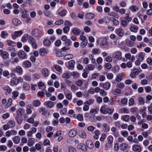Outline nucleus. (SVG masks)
<instances>
[{"mask_svg": "<svg viewBox=\"0 0 152 152\" xmlns=\"http://www.w3.org/2000/svg\"><path fill=\"white\" fill-rule=\"evenodd\" d=\"M100 45L102 46H104L107 44V40L106 38L103 37L99 39Z\"/></svg>", "mask_w": 152, "mask_h": 152, "instance_id": "f3484780", "label": "nucleus"}, {"mask_svg": "<svg viewBox=\"0 0 152 152\" xmlns=\"http://www.w3.org/2000/svg\"><path fill=\"white\" fill-rule=\"evenodd\" d=\"M110 83L108 82H107L104 84L103 88L104 89L107 90L110 88Z\"/></svg>", "mask_w": 152, "mask_h": 152, "instance_id": "ea45409f", "label": "nucleus"}, {"mask_svg": "<svg viewBox=\"0 0 152 152\" xmlns=\"http://www.w3.org/2000/svg\"><path fill=\"white\" fill-rule=\"evenodd\" d=\"M39 111L40 113H41L43 115H45L47 113V110L44 107L40 108Z\"/></svg>", "mask_w": 152, "mask_h": 152, "instance_id": "8fccbe9b", "label": "nucleus"}, {"mask_svg": "<svg viewBox=\"0 0 152 152\" xmlns=\"http://www.w3.org/2000/svg\"><path fill=\"white\" fill-rule=\"evenodd\" d=\"M77 130L75 129H73L71 130L69 133V135L71 137H74L77 134Z\"/></svg>", "mask_w": 152, "mask_h": 152, "instance_id": "ddd939ff", "label": "nucleus"}, {"mask_svg": "<svg viewBox=\"0 0 152 152\" xmlns=\"http://www.w3.org/2000/svg\"><path fill=\"white\" fill-rule=\"evenodd\" d=\"M23 114V110L21 108L18 109L17 111V116H21Z\"/></svg>", "mask_w": 152, "mask_h": 152, "instance_id": "a19ab883", "label": "nucleus"}, {"mask_svg": "<svg viewBox=\"0 0 152 152\" xmlns=\"http://www.w3.org/2000/svg\"><path fill=\"white\" fill-rule=\"evenodd\" d=\"M125 57L126 59L130 60L132 62H133L135 60L134 56L133 55L131 56V54L129 53L126 54Z\"/></svg>", "mask_w": 152, "mask_h": 152, "instance_id": "f8f14e48", "label": "nucleus"}, {"mask_svg": "<svg viewBox=\"0 0 152 152\" xmlns=\"http://www.w3.org/2000/svg\"><path fill=\"white\" fill-rule=\"evenodd\" d=\"M12 97L13 99H16L17 97L19 95V93L17 91H14L12 92Z\"/></svg>", "mask_w": 152, "mask_h": 152, "instance_id": "72a5a7b5", "label": "nucleus"}, {"mask_svg": "<svg viewBox=\"0 0 152 152\" xmlns=\"http://www.w3.org/2000/svg\"><path fill=\"white\" fill-rule=\"evenodd\" d=\"M41 31L35 28L31 32V35L35 37H39L41 36Z\"/></svg>", "mask_w": 152, "mask_h": 152, "instance_id": "20e7f679", "label": "nucleus"}, {"mask_svg": "<svg viewBox=\"0 0 152 152\" xmlns=\"http://www.w3.org/2000/svg\"><path fill=\"white\" fill-rule=\"evenodd\" d=\"M129 29L131 31L136 33L138 30V28L137 26L132 25L130 27Z\"/></svg>", "mask_w": 152, "mask_h": 152, "instance_id": "a211bd4d", "label": "nucleus"}, {"mask_svg": "<svg viewBox=\"0 0 152 152\" xmlns=\"http://www.w3.org/2000/svg\"><path fill=\"white\" fill-rule=\"evenodd\" d=\"M20 116H16L15 117V119L18 124H21L22 122V118L20 117Z\"/></svg>", "mask_w": 152, "mask_h": 152, "instance_id": "13d9d810", "label": "nucleus"}, {"mask_svg": "<svg viewBox=\"0 0 152 152\" xmlns=\"http://www.w3.org/2000/svg\"><path fill=\"white\" fill-rule=\"evenodd\" d=\"M73 56L71 54H69L65 55L64 57V59L66 60H69L73 58Z\"/></svg>", "mask_w": 152, "mask_h": 152, "instance_id": "49530a36", "label": "nucleus"}, {"mask_svg": "<svg viewBox=\"0 0 152 152\" xmlns=\"http://www.w3.org/2000/svg\"><path fill=\"white\" fill-rule=\"evenodd\" d=\"M120 147L121 150L124 151L128 148V145L126 143H123L121 144Z\"/></svg>", "mask_w": 152, "mask_h": 152, "instance_id": "bb28decb", "label": "nucleus"}, {"mask_svg": "<svg viewBox=\"0 0 152 152\" xmlns=\"http://www.w3.org/2000/svg\"><path fill=\"white\" fill-rule=\"evenodd\" d=\"M43 43L46 46H49L50 45V41L47 39H45L43 41Z\"/></svg>", "mask_w": 152, "mask_h": 152, "instance_id": "0e129e2a", "label": "nucleus"}, {"mask_svg": "<svg viewBox=\"0 0 152 152\" xmlns=\"http://www.w3.org/2000/svg\"><path fill=\"white\" fill-rule=\"evenodd\" d=\"M126 44L127 46L129 47H132L134 46V42L130 40H129L126 42Z\"/></svg>", "mask_w": 152, "mask_h": 152, "instance_id": "052dcab7", "label": "nucleus"}, {"mask_svg": "<svg viewBox=\"0 0 152 152\" xmlns=\"http://www.w3.org/2000/svg\"><path fill=\"white\" fill-rule=\"evenodd\" d=\"M112 57L113 58H116L118 60H121L122 58V53L119 51H115L113 56Z\"/></svg>", "mask_w": 152, "mask_h": 152, "instance_id": "f03ea898", "label": "nucleus"}, {"mask_svg": "<svg viewBox=\"0 0 152 152\" xmlns=\"http://www.w3.org/2000/svg\"><path fill=\"white\" fill-rule=\"evenodd\" d=\"M83 84V81L81 80H78L75 82V84L79 87H81Z\"/></svg>", "mask_w": 152, "mask_h": 152, "instance_id": "3c124183", "label": "nucleus"}, {"mask_svg": "<svg viewBox=\"0 0 152 152\" xmlns=\"http://www.w3.org/2000/svg\"><path fill=\"white\" fill-rule=\"evenodd\" d=\"M79 134L80 137L83 138H85L87 136L86 132L82 130L79 131Z\"/></svg>", "mask_w": 152, "mask_h": 152, "instance_id": "aec40b11", "label": "nucleus"}, {"mask_svg": "<svg viewBox=\"0 0 152 152\" xmlns=\"http://www.w3.org/2000/svg\"><path fill=\"white\" fill-rule=\"evenodd\" d=\"M77 148L79 149H81L84 151H87V149L86 145L83 143H81L78 144L77 145Z\"/></svg>", "mask_w": 152, "mask_h": 152, "instance_id": "9b49d317", "label": "nucleus"}, {"mask_svg": "<svg viewBox=\"0 0 152 152\" xmlns=\"http://www.w3.org/2000/svg\"><path fill=\"white\" fill-rule=\"evenodd\" d=\"M18 56L20 59H22L27 58L26 54L23 51H20L18 53Z\"/></svg>", "mask_w": 152, "mask_h": 152, "instance_id": "7ed1b4c3", "label": "nucleus"}, {"mask_svg": "<svg viewBox=\"0 0 152 152\" xmlns=\"http://www.w3.org/2000/svg\"><path fill=\"white\" fill-rule=\"evenodd\" d=\"M115 33L119 37H122L124 35V32L123 29L122 28L120 27L116 29Z\"/></svg>", "mask_w": 152, "mask_h": 152, "instance_id": "423d86ee", "label": "nucleus"}, {"mask_svg": "<svg viewBox=\"0 0 152 152\" xmlns=\"http://www.w3.org/2000/svg\"><path fill=\"white\" fill-rule=\"evenodd\" d=\"M23 34V32L21 30L15 31L14 32V34H12V38L13 39H15L16 38L20 36Z\"/></svg>", "mask_w": 152, "mask_h": 152, "instance_id": "39448f33", "label": "nucleus"}, {"mask_svg": "<svg viewBox=\"0 0 152 152\" xmlns=\"http://www.w3.org/2000/svg\"><path fill=\"white\" fill-rule=\"evenodd\" d=\"M121 113H129V110L126 107H123L121 109L119 110Z\"/></svg>", "mask_w": 152, "mask_h": 152, "instance_id": "79ce46f5", "label": "nucleus"}, {"mask_svg": "<svg viewBox=\"0 0 152 152\" xmlns=\"http://www.w3.org/2000/svg\"><path fill=\"white\" fill-rule=\"evenodd\" d=\"M62 77L65 79V80H68L70 77V75L68 73H64L62 75Z\"/></svg>", "mask_w": 152, "mask_h": 152, "instance_id": "de8ad7c7", "label": "nucleus"}, {"mask_svg": "<svg viewBox=\"0 0 152 152\" xmlns=\"http://www.w3.org/2000/svg\"><path fill=\"white\" fill-rule=\"evenodd\" d=\"M108 142L106 144V146L108 147V146L111 145V144L113 143V138L112 136H109L108 137Z\"/></svg>", "mask_w": 152, "mask_h": 152, "instance_id": "5701e85b", "label": "nucleus"}, {"mask_svg": "<svg viewBox=\"0 0 152 152\" xmlns=\"http://www.w3.org/2000/svg\"><path fill=\"white\" fill-rule=\"evenodd\" d=\"M44 104L46 105L47 107L50 108H51L54 106V103L50 101H46L44 103Z\"/></svg>", "mask_w": 152, "mask_h": 152, "instance_id": "412c9836", "label": "nucleus"}, {"mask_svg": "<svg viewBox=\"0 0 152 152\" xmlns=\"http://www.w3.org/2000/svg\"><path fill=\"white\" fill-rule=\"evenodd\" d=\"M116 86L117 87L122 89L124 87L125 85L123 83H117Z\"/></svg>", "mask_w": 152, "mask_h": 152, "instance_id": "6e6d98bb", "label": "nucleus"}, {"mask_svg": "<svg viewBox=\"0 0 152 152\" xmlns=\"http://www.w3.org/2000/svg\"><path fill=\"white\" fill-rule=\"evenodd\" d=\"M35 142V140L34 138H31L28 140V145L31 147L32 146Z\"/></svg>", "mask_w": 152, "mask_h": 152, "instance_id": "c85d7f7f", "label": "nucleus"}, {"mask_svg": "<svg viewBox=\"0 0 152 152\" xmlns=\"http://www.w3.org/2000/svg\"><path fill=\"white\" fill-rule=\"evenodd\" d=\"M6 42L7 45L9 46L13 47L16 45V43L13 42L12 41L7 40H6Z\"/></svg>", "mask_w": 152, "mask_h": 152, "instance_id": "4c0bfd02", "label": "nucleus"}, {"mask_svg": "<svg viewBox=\"0 0 152 152\" xmlns=\"http://www.w3.org/2000/svg\"><path fill=\"white\" fill-rule=\"evenodd\" d=\"M86 144L88 148L90 149H92L94 148V145L92 142L91 140H88L86 141Z\"/></svg>", "mask_w": 152, "mask_h": 152, "instance_id": "6ab92c4d", "label": "nucleus"}, {"mask_svg": "<svg viewBox=\"0 0 152 152\" xmlns=\"http://www.w3.org/2000/svg\"><path fill=\"white\" fill-rule=\"evenodd\" d=\"M102 128L104 132H109L110 130L109 126L106 123L102 124Z\"/></svg>", "mask_w": 152, "mask_h": 152, "instance_id": "9d476101", "label": "nucleus"}, {"mask_svg": "<svg viewBox=\"0 0 152 152\" xmlns=\"http://www.w3.org/2000/svg\"><path fill=\"white\" fill-rule=\"evenodd\" d=\"M7 124L11 128H13L15 125V122L12 120L9 121L7 123Z\"/></svg>", "mask_w": 152, "mask_h": 152, "instance_id": "58836bf2", "label": "nucleus"}, {"mask_svg": "<svg viewBox=\"0 0 152 152\" xmlns=\"http://www.w3.org/2000/svg\"><path fill=\"white\" fill-rule=\"evenodd\" d=\"M3 89L4 91H6V93H7L8 94L10 93L12 91L11 89L9 86L4 87Z\"/></svg>", "mask_w": 152, "mask_h": 152, "instance_id": "864d4df0", "label": "nucleus"}, {"mask_svg": "<svg viewBox=\"0 0 152 152\" xmlns=\"http://www.w3.org/2000/svg\"><path fill=\"white\" fill-rule=\"evenodd\" d=\"M29 36L28 34H24L21 38V41L22 42H26L28 38V39Z\"/></svg>", "mask_w": 152, "mask_h": 152, "instance_id": "cd10ccee", "label": "nucleus"}, {"mask_svg": "<svg viewBox=\"0 0 152 152\" xmlns=\"http://www.w3.org/2000/svg\"><path fill=\"white\" fill-rule=\"evenodd\" d=\"M18 83V81L17 80V79L15 78H12L11 80L10 84L11 86L13 85H17Z\"/></svg>", "mask_w": 152, "mask_h": 152, "instance_id": "c756f323", "label": "nucleus"}, {"mask_svg": "<svg viewBox=\"0 0 152 152\" xmlns=\"http://www.w3.org/2000/svg\"><path fill=\"white\" fill-rule=\"evenodd\" d=\"M67 13V11L65 10H63L61 12L58 13V14L61 16L63 17L65 16Z\"/></svg>", "mask_w": 152, "mask_h": 152, "instance_id": "e2e57ef3", "label": "nucleus"}, {"mask_svg": "<svg viewBox=\"0 0 152 152\" xmlns=\"http://www.w3.org/2000/svg\"><path fill=\"white\" fill-rule=\"evenodd\" d=\"M23 64L25 67L26 68L29 67L31 66V63L29 61H24Z\"/></svg>", "mask_w": 152, "mask_h": 152, "instance_id": "09e8293b", "label": "nucleus"}, {"mask_svg": "<svg viewBox=\"0 0 152 152\" xmlns=\"http://www.w3.org/2000/svg\"><path fill=\"white\" fill-rule=\"evenodd\" d=\"M139 70L137 69H134L130 74V76L132 78H134L136 77V75L138 74Z\"/></svg>", "mask_w": 152, "mask_h": 152, "instance_id": "6e6552de", "label": "nucleus"}, {"mask_svg": "<svg viewBox=\"0 0 152 152\" xmlns=\"http://www.w3.org/2000/svg\"><path fill=\"white\" fill-rule=\"evenodd\" d=\"M47 52L45 49H41L40 50L39 54L42 56H44L46 55Z\"/></svg>", "mask_w": 152, "mask_h": 152, "instance_id": "c03bdc74", "label": "nucleus"}, {"mask_svg": "<svg viewBox=\"0 0 152 152\" xmlns=\"http://www.w3.org/2000/svg\"><path fill=\"white\" fill-rule=\"evenodd\" d=\"M108 15L110 16H112L116 18H118V14L114 12H111L108 13Z\"/></svg>", "mask_w": 152, "mask_h": 152, "instance_id": "bf43d9fd", "label": "nucleus"}, {"mask_svg": "<svg viewBox=\"0 0 152 152\" xmlns=\"http://www.w3.org/2000/svg\"><path fill=\"white\" fill-rule=\"evenodd\" d=\"M0 55L4 59H7L9 57V54L7 51H4L3 50H0Z\"/></svg>", "mask_w": 152, "mask_h": 152, "instance_id": "0eeeda50", "label": "nucleus"}, {"mask_svg": "<svg viewBox=\"0 0 152 152\" xmlns=\"http://www.w3.org/2000/svg\"><path fill=\"white\" fill-rule=\"evenodd\" d=\"M68 64L69 66V69H72V68L74 67L75 64V61L73 60H71L69 62Z\"/></svg>", "mask_w": 152, "mask_h": 152, "instance_id": "473e14b6", "label": "nucleus"}, {"mask_svg": "<svg viewBox=\"0 0 152 152\" xmlns=\"http://www.w3.org/2000/svg\"><path fill=\"white\" fill-rule=\"evenodd\" d=\"M28 41L33 48L36 49L37 46L35 39L31 36H30L28 39Z\"/></svg>", "mask_w": 152, "mask_h": 152, "instance_id": "f257e3e1", "label": "nucleus"}, {"mask_svg": "<svg viewBox=\"0 0 152 152\" xmlns=\"http://www.w3.org/2000/svg\"><path fill=\"white\" fill-rule=\"evenodd\" d=\"M99 93L100 95L102 96H104L107 95V92H105V91L103 89H100L99 91Z\"/></svg>", "mask_w": 152, "mask_h": 152, "instance_id": "69168bd1", "label": "nucleus"}, {"mask_svg": "<svg viewBox=\"0 0 152 152\" xmlns=\"http://www.w3.org/2000/svg\"><path fill=\"white\" fill-rule=\"evenodd\" d=\"M129 9L132 12L137 11L139 10L138 7L134 5L130 7Z\"/></svg>", "mask_w": 152, "mask_h": 152, "instance_id": "c9c22d12", "label": "nucleus"}, {"mask_svg": "<svg viewBox=\"0 0 152 152\" xmlns=\"http://www.w3.org/2000/svg\"><path fill=\"white\" fill-rule=\"evenodd\" d=\"M16 70L17 72L20 74H22L23 72V69L22 68L19 66H18L16 68Z\"/></svg>", "mask_w": 152, "mask_h": 152, "instance_id": "603ef678", "label": "nucleus"}, {"mask_svg": "<svg viewBox=\"0 0 152 152\" xmlns=\"http://www.w3.org/2000/svg\"><path fill=\"white\" fill-rule=\"evenodd\" d=\"M72 32L74 35H78L80 34V31L78 28H75L73 29Z\"/></svg>", "mask_w": 152, "mask_h": 152, "instance_id": "4be33fe9", "label": "nucleus"}, {"mask_svg": "<svg viewBox=\"0 0 152 152\" xmlns=\"http://www.w3.org/2000/svg\"><path fill=\"white\" fill-rule=\"evenodd\" d=\"M49 71L46 68H43L42 71V74L44 77H48L49 75Z\"/></svg>", "mask_w": 152, "mask_h": 152, "instance_id": "4468645a", "label": "nucleus"}, {"mask_svg": "<svg viewBox=\"0 0 152 152\" xmlns=\"http://www.w3.org/2000/svg\"><path fill=\"white\" fill-rule=\"evenodd\" d=\"M123 79L122 74L120 73L116 77L115 81L117 82L121 81Z\"/></svg>", "mask_w": 152, "mask_h": 152, "instance_id": "f704fd0d", "label": "nucleus"}, {"mask_svg": "<svg viewBox=\"0 0 152 152\" xmlns=\"http://www.w3.org/2000/svg\"><path fill=\"white\" fill-rule=\"evenodd\" d=\"M17 134V132L14 130L8 131L6 132L5 134L6 136L9 137L11 135H15Z\"/></svg>", "mask_w": 152, "mask_h": 152, "instance_id": "2eb2a0df", "label": "nucleus"}, {"mask_svg": "<svg viewBox=\"0 0 152 152\" xmlns=\"http://www.w3.org/2000/svg\"><path fill=\"white\" fill-rule=\"evenodd\" d=\"M95 15L94 13L89 12L87 13L86 14L85 17L86 19H90L94 18L95 17Z\"/></svg>", "mask_w": 152, "mask_h": 152, "instance_id": "dca6fc26", "label": "nucleus"}, {"mask_svg": "<svg viewBox=\"0 0 152 152\" xmlns=\"http://www.w3.org/2000/svg\"><path fill=\"white\" fill-rule=\"evenodd\" d=\"M23 88L26 90H28L30 88L29 85L27 83H24L23 85Z\"/></svg>", "mask_w": 152, "mask_h": 152, "instance_id": "338daca9", "label": "nucleus"}, {"mask_svg": "<svg viewBox=\"0 0 152 152\" xmlns=\"http://www.w3.org/2000/svg\"><path fill=\"white\" fill-rule=\"evenodd\" d=\"M71 75L75 78H77L79 76V74L77 72H72L71 73Z\"/></svg>", "mask_w": 152, "mask_h": 152, "instance_id": "680f3d73", "label": "nucleus"}, {"mask_svg": "<svg viewBox=\"0 0 152 152\" xmlns=\"http://www.w3.org/2000/svg\"><path fill=\"white\" fill-rule=\"evenodd\" d=\"M132 150L135 152H140L142 148L140 146L138 145H135L132 146Z\"/></svg>", "mask_w": 152, "mask_h": 152, "instance_id": "1a4fd4ad", "label": "nucleus"}, {"mask_svg": "<svg viewBox=\"0 0 152 152\" xmlns=\"http://www.w3.org/2000/svg\"><path fill=\"white\" fill-rule=\"evenodd\" d=\"M8 35V33L6 31H4L1 32V37L3 39L6 38Z\"/></svg>", "mask_w": 152, "mask_h": 152, "instance_id": "7c9ffc66", "label": "nucleus"}, {"mask_svg": "<svg viewBox=\"0 0 152 152\" xmlns=\"http://www.w3.org/2000/svg\"><path fill=\"white\" fill-rule=\"evenodd\" d=\"M145 54L143 52H140L138 54V59L140 61H142L144 58Z\"/></svg>", "mask_w": 152, "mask_h": 152, "instance_id": "e433bc0d", "label": "nucleus"}, {"mask_svg": "<svg viewBox=\"0 0 152 152\" xmlns=\"http://www.w3.org/2000/svg\"><path fill=\"white\" fill-rule=\"evenodd\" d=\"M114 111V108H107L106 110V114L107 113L110 115H111Z\"/></svg>", "mask_w": 152, "mask_h": 152, "instance_id": "5fc2aeb1", "label": "nucleus"}, {"mask_svg": "<svg viewBox=\"0 0 152 152\" xmlns=\"http://www.w3.org/2000/svg\"><path fill=\"white\" fill-rule=\"evenodd\" d=\"M95 135L94 136V137L96 139H98L99 137V135L100 134V132L98 130H95L94 132Z\"/></svg>", "mask_w": 152, "mask_h": 152, "instance_id": "2f4dec72", "label": "nucleus"}, {"mask_svg": "<svg viewBox=\"0 0 152 152\" xmlns=\"http://www.w3.org/2000/svg\"><path fill=\"white\" fill-rule=\"evenodd\" d=\"M29 17V15L28 14L27 11L25 10H23L21 17L23 18H28Z\"/></svg>", "mask_w": 152, "mask_h": 152, "instance_id": "a878e982", "label": "nucleus"}, {"mask_svg": "<svg viewBox=\"0 0 152 152\" xmlns=\"http://www.w3.org/2000/svg\"><path fill=\"white\" fill-rule=\"evenodd\" d=\"M20 140V137L18 136H15L13 138V141L14 143L16 144L19 143Z\"/></svg>", "mask_w": 152, "mask_h": 152, "instance_id": "393cba45", "label": "nucleus"}, {"mask_svg": "<svg viewBox=\"0 0 152 152\" xmlns=\"http://www.w3.org/2000/svg\"><path fill=\"white\" fill-rule=\"evenodd\" d=\"M138 100L139 102V104L140 105H143L145 103L144 99L142 97H138Z\"/></svg>", "mask_w": 152, "mask_h": 152, "instance_id": "37998d69", "label": "nucleus"}, {"mask_svg": "<svg viewBox=\"0 0 152 152\" xmlns=\"http://www.w3.org/2000/svg\"><path fill=\"white\" fill-rule=\"evenodd\" d=\"M31 109H32V106L31 105H28L27 107L26 110V112L28 114H31L32 112Z\"/></svg>", "mask_w": 152, "mask_h": 152, "instance_id": "a18cd8bd", "label": "nucleus"}, {"mask_svg": "<svg viewBox=\"0 0 152 152\" xmlns=\"http://www.w3.org/2000/svg\"><path fill=\"white\" fill-rule=\"evenodd\" d=\"M77 118L79 121H82L83 120V115L80 114L77 115Z\"/></svg>", "mask_w": 152, "mask_h": 152, "instance_id": "774afa93", "label": "nucleus"}, {"mask_svg": "<svg viewBox=\"0 0 152 152\" xmlns=\"http://www.w3.org/2000/svg\"><path fill=\"white\" fill-rule=\"evenodd\" d=\"M12 23L15 26H18L22 23V22L20 20L16 18H14L12 20Z\"/></svg>", "mask_w": 152, "mask_h": 152, "instance_id": "b1692460", "label": "nucleus"}, {"mask_svg": "<svg viewBox=\"0 0 152 152\" xmlns=\"http://www.w3.org/2000/svg\"><path fill=\"white\" fill-rule=\"evenodd\" d=\"M106 108L104 106H102L100 109V112L103 114H106Z\"/></svg>", "mask_w": 152, "mask_h": 152, "instance_id": "4d7b16f0", "label": "nucleus"}]
</instances>
